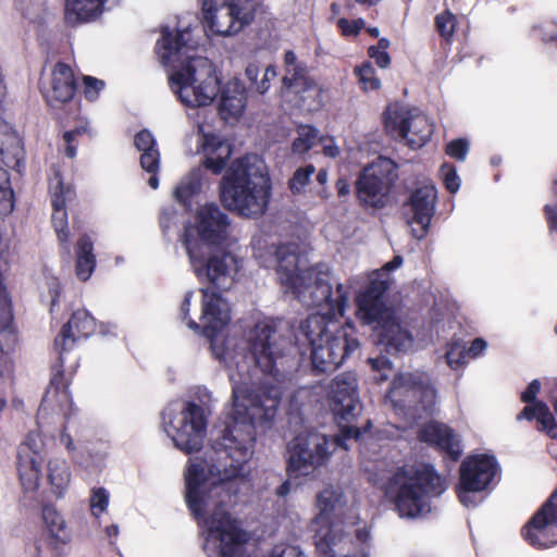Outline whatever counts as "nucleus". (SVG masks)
I'll list each match as a JSON object with an SVG mask.
<instances>
[{"label": "nucleus", "instance_id": "obj_1", "mask_svg": "<svg viewBox=\"0 0 557 557\" xmlns=\"http://www.w3.org/2000/svg\"><path fill=\"white\" fill-rule=\"evenodd\" d=\"M201 293L199 322L189 317L191 290L184 296L180 317L190 330L203 331L211 338L214 358L230 368L233 393L222 437L203 457L188 460L186 502L199 529H243L226 506L238 492L236 480L246 475L244 466L253 454L256 425L276 414L284 380L280 366L288 343L269 322L257 323L248 336L255 368L244 376L233 341L214 335L231 321L227 300L208 287Z\"/></svg>", "mask_w": 557, "mask_h": 557}, {"label": "nucleus", "instance_id": "obj_2", "mask_svg": "<svg viewBox=\"0 0 557 557\" xmlns=\"http://www.w3.org/2000/svg\"><path fill=\"white\" fill-rule=\"evenodd\" d=\"M195 44L191 29L162 28V37L156 50L164 65L181 63L169 76L170 87L187 107H207L220 91L219 113L224 121H238L246 110L247 90L238 79L227 81L220 87V78L213 63L205 57L189 54Z\"/></svg>", "mask_w": 557, "mask_h": 557}, {"label": "nucleus", "instance_id": "obj_3", "mask_svg": "<svg viewBox=\"0 0 557 557\" xmlns=\"http://www.w3.org/2000/svg\"><path fill=\"white\" fill-rule=\"evenodd\" d=\"M275 257L281 285L304 305L320 308L313 315L324 317L325 323L337 315H344L348 302L346 289L337 284L334 293L329 272L309 268L306 258L296 253L294 245L280 246Z\"/></svg>", "mask_w": 557, "mask_h": 557}, {"label": "nucleus", "instance_id": "obj_4", "mask_svg": "<svg viewBox=\"0 0 557 557\" xmlns=\"http://www.w3.org/2000/svg\"><path fill=\"white\" fill-rule=\"evenodd\" d=\"M270 178L264 161L257 154L235 160L220 183L225 208L246 218L264 213L270 199Z\"/></svg>", "mask_w": 557, "mask_h": 557}, {"label": "nucleus", "instance_id": "obj_5", "mask_svg": "<svg viewBox=\"0 0 557 557\" xmlns=\"http://www.w3.org/2000/svg\"><path fill=\"white\" fill-rule=\"evenodd\" d=\"M401 264L403 258L396 256L380 270L373 271L370 275V285L357 298L359 319L368 324L376 323L381 343L388 351L395 352L409 351L416 346L413 335L407 325L384 306L381 298L391 284L389 272Z\"/></svg>", "mask_w": 557, "mask_h": 557}, {"label": "nucleus", "instance_id": "obj_6", "mask_svg": "<svg viewBox=\"0 0 557 557\" xmlns=\"http://www.w3.org/2000/svg\"><path fill=\"white\" fill-rule=\"evenodd\" d=\"M446 490L445 481L429 463L398 468L388 481L386 493L403 518H419L431 511V499Z\"/></svg>", "mask_w": 557, "mask_h": 557}, {"label": "nucleus", "instance_id": "obj_7", "mask_svg": "<svg viewBox=\"0 0 557 557\" xmlns=\"http://www.w3.org/2000/svg\"><path fill=\"white\" fill-rule=\"evenodd\" d=\"M347 500L341 488L329 486L322 490L315 500L318 511L312 521L315 531V547L319 557H366L350 556L344 553L347 543V533L343 530V524L348 522L336 520L344 515ZM350 525H355L356 517L352 516Z\"/></svg>", "mask_w": 557, "mask_h": 557}, {"label": "nucleus", "instance_id": "obj_8", "mask_svg": "<svg viewBox=\"0 0 557 557\" xmlns=\"http://www.w3.org/2000/svg\"><path fill=\"white\" fill-rule=\"evenodd\" d=\"M330 323H325L322 315H310L300 325V336L311 347V359L315 370L332 371L343 363L346 356L358 349L359 342L351 337L349 325L330 331Z\"/></svg>", "mask_w": 557, "mask_h": 557}, {"label": "nucleus", "instance_id": "obj_9", "mask_svg": "<svg viewBox=\"0 0 557 557\" xmlns=\"http://www.w3.org/2000/svg\"><path fill=\"white\" fill-rule=\"evenodd\" d=\"M209 414L195 403L174 401L162 412V428L180 450L191 454L202 446Z\"/></svg>", "mask_w": 557, "mask_h": 557}, {"label": "nucleus", "instance_id": "obj_10", "mask_svg": "<svg viewBox=\"0 0 557 557\" xmlns=\"http://www.w3.org/2000/svg\"><path fill=\"white\" fill-rule=\"evenodd\" d=\"M228 216L214 203L200 207L185 225L183 244L187 255L223 247L231 238Z\"/></svg>", "mask_w": 557, "mask_h": 557}, {"label": "nucleus", "instance_id": "obj_11", "mask_svg": "<svg viewBox=\"0 0 557 557\" xmlns=\"http://www.w3.org/2000/svg\"><path fill=\"white\" fill-rule=\"evenodd\" d=\"M187 256L194 273L201 282L221 290H228L235 284L242 267L240 260L223 247Z\"/></svg>", "mask_w": 557, "mask_h": 557}, {"label": "nucleus", "instance_id": "obj_12", "mask_svg": "<svg viewBox=\"0 0 557 557\" xmlns=\"http://www.w3.org/2000/svg\"><path fill=\"white\" fill-rule=\"evenodd\" d=\"M257 4V0H203V18L213 34L233 36L250 23Z\"/></svg>", "mask_w": 557, "mask_h": 557}, {"label": "nucleus", "instance_id": "obj_13", "mask_svg": "<svg viewBox=\"0 0 557 557\" xmlns=\"http://www.w3.org/2000/svg\"><path fill=\"white\" fill-rule=\"evenodd\" d=\"M339 442L318 432H304L289 444L288 471L295 476L308 475L324 463Z\"/></svg>", "mask_w": 557, "mask_h": 557}, {"label": "nucleus", "instance_id": "obj_14", "mask_svg": "<svg viewBox=\"0 0 557 557\" xmlns=\"http://www.w3.org/2000/svg\"><path fill=\"white\" fill-rule=\"evenodd\" d=\"M385 127L397 135L409 148L419 149L431 138L433 125L417 108L398 103L387 107L384 115Z\"/></svg>", "mask_w": 557, "mask_h": 557}, {"label": "nucleus", "instance_id": "obj_15", "mask_svg": "<svg viewBox=\"0 0 557 557\" xmlns=\"http://www.w3.org/2000/svg\"><path fill=\"white\" fill-rule=\"evenodd\" d=\"M387 398L394 407H408L414 411L419 406L429 412L436 403V391L428 374L408 372L398 374L392 383Z\"/></svg>", "mask_w": 557, "mask_h": 557}, {"label": "nucleus", "instance_id": "obj_16", "mask_svg": "<svg viewBox=\"0 0 557 557\" xmlns=\"http://www.w3.org/2000/svg\"><path fill=\"white\" fill-rule=\"evenodd\" d=\"M396 176L394 161L384 157L376 158L363 169L357 181L359 200L369 207H383Z\"/></svg>", "mask_w": 557, "mask_h": 557}, {"label": "nucleus", "instance_id": "obj_17", "mask_svg": "<svg viewBox=\"0 0 557 557\" xmlns=\"http://www.w3.org/2000/svg\"><path fill=\"white\" fill-rule=\"evenodd\" d=\"M497 472L493 456L479 454L467 457L460 466V482L457 488L459 500L466 507L478 504L476 493L484 491Z\"/></svg>", "mask_w": 557, "mask_h": 557}, {"label": "nucleus", "instance_id": "obj_18", "mask_svg": "<svg viewBox=\"0 0 557 557\" xmlns=\"http://www.w3.org/2000/svg\"><path fill=\"white\" fill-rule=\"evenodd\" d=\"M46 446L39 431L28 432L17 448L16 468L25 495L33 497L40 486Z\"/></svg>", "mask_w": 557, "mask_h": 557}, {"label": "nucleus", "instance_id": "obj_19", "mask_svg": "<svg viewBox=\"0 0 557 557\" xmlns=\"http://www.w3.org/2000/svg\"><path fill=\"white\" fill-rule=\"evenodd\" d=\"M523 539L536 548L557 544V488L522 529Z\"/></svg>", "mask_w": 557, "mask_h": 557}, {"label": "nucleus", "instance_id": "obj_20", "mask_svg": "<svg viewBox=\"0 0 557 557\" xmlns=\"http://www.w3.org/2000/svg\"><path fill=\"white\" fill-rule=\"evenodd\" d=\"M330 408L342 421H350L360 409L357 392V377L354 373L338 374L330 385Z\"/></svg>", "mask_w": 557, "mask_h": 557}, {"label": "nucleus", "instance_id": "obj_21", "mask_svg": "<svg viewBox=\"0 0 557 557\" xmlns=\"http://www.w3.org/2000/svg\"><path fill=\"white\" fill-rule=\"evenodd\" d=\"M201 113L198 112L195 121L199 133V151L203 154L202 164L213 174H220L232 156L231 145L221 136L207 129V125L201 121Z\"/></svg>", "mask_w": 557, "mask_h": 557}, {"label": "nucleus", "instance_id": "obj_22", "mask_svg": "<svg viewBox=\"0 0 557 557\" xmlns=\"http://www.w3.org/2000/svg\"><path fill=\"white\" fill-rule=\"evenodd\" d=\"M75 87L72 69L64 63H57L42 82L41 92L50 107L60 108L73 99Z\"/></svg>", "mask_w": 557, "mask_h": 557}, {"label": "nucleus", "instance_id": "obj_23", "mask_svg": "<svg viewBox=\"0 0 557 557\" xmlns=\"http://www.w3.org/2000/svg\"><path fill=\"white\" fill-rule=\"evenodd\" d=\"M436 189L432 184H425L417 188L409 202L412 213L409 224L416 238H423L429 230L435 209Z\"/></svg>", "mask_w": 557, "mask_h": 557}, {"label": "nucleus", "instance_id": "obj_24", "mask_svg": "<svg viewBox=\"0 0 557 557\" xmlns=\"http://www.w3.org/2000/svg\"><path fill=\"white\" fill-rule=\"evenodd\" d=\"M540 389L541 382L533 380L521 394L522 400L529 405L518 414V419H536L542 430L546 431L550 437H557V422L555 417L545 403L536 400Z\"/></svg>", "mask_w": 557, "mask_h": 557}, {"label": "nucleus", "instance_id": "obj_25", "mask_svg": "<svg viewBox=\"0 0 557 557\" xmlns=\"http://www.w3.org/2000/svg\"><path fill=\"white\" fill-rule=\"evenodd\" d=\"M96 331V321L84 309L76 310L70 321L62 327L60 335L55 338L54 345L60 354L71 349L76 339L88 337Z\"/></svg>", "mask_w": 557, "mask_h": 557}, {"label": "nucleus", "instance_id": "obj_26", "mask_svg": "<svg viewBox=\"0 0 557 557\" xmlns=\"http://www.w3.org/2000/svg\"><path fill=\"white\" fill-rule=\"evenodd\" d=\"M50 189L52 193V224L59 242L62 244H66L69 240V232L66 230L67 226V213L65 210V205L73 197V190L70 185H65L60 176H55L50 184Z\"/></svg>", "mask_w": 557, "mask_h": 557}, {"label": "nucleus", "instance_id": "obj_27", "mask_svg": "<svg viewBox=\"0 0 557 557\" xmlns=\"http://www.w3.org/2000/svg\"><path fill=\"white\" fill-rule=\"evenodd\" d=\"M419 438L423 442L437 446L453 460H457L462 453L459 436L455 434L449 426L442 423H428L420 430Z\"/></svg>", "mask_w": 557, "mask_h": 557}, {"label": "nucleus", "instance_id": "obj_28", "mask_svg": "<svg viewBox=\"0 0 557 557\" xmlns=\"http://www.w3.org/2000/svg\"><path fill=\"white\" fill-rule=\"evenodd\" d=\"M135 146L141 151V168L152 174L148 180V184L151 188L157 189L159 187L157 172L160 168V153L153 135L147 129L140 131L135 136Z\"/></svg>", "mask_w": 557, "mask_h": 557}, {"label": "nucleus", "instance_id": "obj_29", "mask_svg": "<svg viewBox=\"0 0 557 557\" xmlns=\"http://www.w3.org/2000/svg\"><path fill=\"white\" fill-rule=\"evenodd\" d=\"M108 0H66L65 18L69 24L87 23L98 18Z\"/></svg>", "mask_w": 557, "mask_h": 557}, {"label": "nucleus", "instance_id": "obj_30", "mask_svg": "<svg viewBox=\"0 0 557 557\" xmlns=\"http://www.w3.org/2000/svg\"><path fill=\"white\" fill-rule=\"evenodd\" d=\"M285 74L282 78L283 91L294 92L304 87L308 82L312 81L308 74V67L297 61L293 51H286L284 54Z\"/></svg>", "mask_w": 557, "mask_h": 557}, {"label": "nucleus", "instance_id": "obj_31", "mask_svg": "<svg viewBox=\"0 0 557 557\" xmlns=\"http://www.w3.org/2000/svg\"><path fill=\"white\" fill-rule=\"evenodd\" d=\"M72 472L66 460L61 457H53L47 463V482L51 493L62 497L70 486Z\"/></svg>", "mask_w": 557, "mask_h": 557}, {"label": "nucleus", "instance_id": "obj_32", "mask_svg": "<svg viewBox=\"0 0 557 557\" xmlns=\"http://www.w3.org/2000/svg\"><path fill=\"white\" fill-rule=\"evenodd\" d=\"M207 181L201 169L191 170L173 190V197L180 203L188 207L191 198L201 193Z\"/></svg>", "mask_w": 557, "mask_h": 557}, {"label": "nucleus", "instance_id": "obj_33", "mask_svg": "<svg viewBox=\"0 0 557 557\" xmlns=\"http://www.w3.org/2000/svg\"><path fill=\"white\" fill-rule=\"evenodd\" d=\"M42 519L49 536L57 544H66L72 539L71 528L64 517L52 506L42 509Z\"/></svg>", "mask_w": 557, "mask_h": 557}, {"label": "nucleus", "instance_id": "obj_34", "mask_svg": "<svg viewBox=\"0 0 557 557\" xmlns=\"http://www.w3.org/2000/svg\"><path fill=\"white\" fill-rule=\"evenodd\" d=\"M7 270L4 261H0V335L9 336L12 344L15 343L13 331V313L11 300L3 284V273Z\"/></svg>", "mask_w": 557, "mask_h": 557}, {"label": "nucleus", "instance_id": "obj_35", "mask_svg": "<svg viewBox=\"0 0 557 557\" xmlns=\"http://www.w3.org/2000/svg\"><path fill=\"white\" fill-rule=\"evenodd\" d=\"M96 265V259L92 253V243L87 236H83L77 245L76 252V275L77 277L85 282L87 281Z\"/></svg>", "mask_w": 557, "mask_h": 557}, {"label": "nucleus", "instance_id": "obj_36", "mask_svg": "<svg viewBox=\"0 0 557 557\" xmlns=\"http://www.w3.org/2000/svg\"><path fill=\"white\" fill-rule=\"evenodd\" d=\"M293 94L298 97V104L305 110L317 111L324 104L323 88L314 78Z\"/></svg>", "mask_w": 557, "mask_h": 557}, {"label": "nucleus", "instance_id": "obj_37", "mask_svg": "<svg viewBox=\"0 0 557 557\" xmlns=\"http://www.w3.org/2000/svg\"><path fill=\"white\" fill-rule=\"evenodd\" d=\"M320 140L319 131L310 125H300L292 149L294 153L302 154L314 147Z\"/></svg>", "mask_w": 557, "mask_h": 557}, {"label": "nucleus", "instance_id": "obj_38", "mask_svg": "<svg viewBox=\"0 0 557 557\" xmlns=\"http://www.w3.org/2000/svg\"><path fill=\"white\" fill-rule=\"evenodd\" d=\"M362 90L372 91L381 88V81L375 75V70L370 62H366L355 69Z\"/></svg>", "mask_w": 557, "mask_h": 557}, {"label": "nucleus", "instance_id": "obj_39", "mask_svg": "<svg viewBox=\"0 0 557 557\" xmlns=\"http://www.w3.org/2000/svg\"><path fill=\"white\" fill-rule=\"evenodd\" d=\"M13 207V190L9 174L5 169L0 166V214L10 213Z\"/></svg>", "mask_w": 557, "mask_h": 557}, {"label": "nucleus", "instance_id": "obj_40", "mask_svg": "<svg viewBox=\"0 0 557 557\" xmlns=\"http://www.w3.org/2000/svg\"><path fill=\"white\" fill-rule=\"evenodd\" d=\"M55 382L57 379L51 381L42 401L49 406L53 405L55 401L58 403L61 411H66L71 407L70 395L65 388L60 389L59 386L55 385Z\"/></svg>", "mask_w": 557, "mask_h": 557}, {"label": "nucleus", "instance_id": "obj_41", "mask_svg": "<svg viewBox=\"0 0 557 557\" xmlns=\"http://www.w3.org/2000/svg\"><path fill=\"white\" fill-rule=\"evenodd\" d=\"M11 387V368L9 358L0 347V411L7 406L5 394Z\"/></svg>", "mask_w": 557, "mask_h": 557}, {"label": "nucleus", "instance_id": "obj_42", "mask_svg": "<svg viewBox=\"0 0 557 557\" xmlns=\"http://www.w3.org/2000/svg\"><path fill=\"white\" fill-rule=\"evenodd\" d=\"M109 492L103 487H94L90 492L89 504L95 517L102 515L109 506Z\"/></svg>", "mask_w": 557, "mask_h": 557}, {"label": "nucleus", "instance_id": "obj_43", "mask_svg": "<svg viewBox=\"0 0 557 557\" xmlns=\"http://www.w3.org/2000/svg\"><path fill=\"white\" fill-rule=\"evenodd\" d=\"M435 25L440 35L446 40H449L455 32L456 16L451 12L445 11L436 15Z\"/></svg>", "mask_w": 557, "mask_h": 557}, {"label": "nucleus", "instance_id": "obj_44", "mask_svg": "<svg viewBox=\"0 0 557 557\" xmlns=\"http://www.w3.org/2000/svg\"><path fill=\"white\" fill-rule=\"evenodd\" d=\"M315 169L313 165H307L306 168L298 169L289 182V187L294 194L301 193L306 185L309 183L311 175Z\"/></svg>", "mask_w": 557, "mask_h": 557}, {"label": "nucleus", "instance_id": "obj_45", "mask_svg": "<svg viewBox=\"0 0 557 557\" xmlns=\"http://www.w3.org/2000/svg\"><path fill=\"white\" fill-rule=\"evenodd\" d=\"M466 356H468L467 350L459 342L449 344L445 355L448 366L453 369L462 366L465 363Z\"/></svg>", "mask_w": 557, "mask_h": 557}, {"label": "nucleus", "instance_id": "obj_46", "mask_svg": "<svg viewBox=\"0 0 557 557\" xmlns=\"http://www.w3.org/2000/svg\"><path fill=\"white\" fill-rule=\"evenodd\" d=\"M441 173L446 188L450 193H456L460 186V178L457 175L455 168L450 164L445 163L441 168Z\"/></svg>", "mask_w": 557, "mask_h": 557}, {"label": "nucleus", "instance_id": "obj_47", "mask_svg": "<svg viewBox=\"0 0 557 557\" xmlns=\"http://www.w3.org/2000/svg\"><path fill=\"white\" fill-rule=\"evenodd\" d=\"M276 77V69L274 65H267L263 69V75L260 81H256L252 85L257 92L264 95L270 89V83Z\"/></svg>", "mask_w": 557, "mask_h": 557}, {"label": "nucleus", "instance_id": "obj_48", "mask_svg": "<svg viewBox=\"0 0 557 557\" xmlns=\"http://www.w3.org/2000/svg\"><path fill=\"white\" fill-rule=\"evenodd\" d=\"M366 23L362 18L349 21L347 18H339L337 26L344 36H357L364 27Z\"/></svg>", "mask_w": 557, "mask_h": 557}, {"label": "nucleus", "instance_id": "obj_49", "mask_svg": "<svg viewBox=\"0 0 557 557\" xmlns=\"http://www.w3.org/2000/svg\"><path fill=\"white\" fill-rule=\"evenodd\" d=\"M469 150V144L465 139H455L446 146V153L455 159L463 161Z\"/></svg>", "mask_w": 557, "mask_h": 557}, {"label": "nucleus", "instance_id": "obj_50", "mask_svg": "<svg viewBox=\"0 0 557 557\" xmlns=\"http://www.w3.org/2000/svg\"><path fill=\"white\" fill-rule=\"evenodd\" d=\"M104 83L91 76L84 77V92L89 100L97 99L99 92L103 89Z\"/></svg>", "mask_w": 557, "mask_h": 557}, {"label": "nucleus", "instance_id": "obj_51", "mask_svg": "<svg viewBox=\"0 0 557 557\" xmlns=\"http://www.w3.org/2000/svg\"><path fill=\"white\" fill-rule=\"evenodd\" d=\"M269 557H307L305 553L297 546L293 545H276Z\"/></svg>", "mask_w": 557, "mask_h": 557}, {"label": "nucleus", "instance_id": "obj_52", "mask_svg": "<svg viewBox=\"0 0 557 557\" xmlns=\"http://www.w3.org/2000/svg\"><path fill=\"white\" fill-rule=\"evenodd\" d=\"M72 426L71 423L67 422L63 431L60 435V442L64 447L66 448L67 453L71 454L73 457H75V454L78 449V445L76 444L73 434L71 433Z\"/></svg>", "mask_w": 557, "mask_h": 557}, {"label": "nucleus", "instance_id": "obj_53", "mask_svg": "<svg viewBox=\"0 0 557 557\" xmlns=\"http://www.w3.org/2000/svg\"><path fill=\"white\" fill-rule=\"evenodd\" d=\"M368 361L371 364L372 369L380 373V376L377 377L379 380L384 381L388 377L392 368L389 361L386 358H370Z\"/></svg>", "mask_w": 557, "mask_h": 557}, {"label": "nucleus", "instance_id": "obj_54", "mask_svg": "<svg viewBox=\"0 0 557 557\" xmlns=\"http://www.w3.org/2000/svg\"><path fill=\"white\" fill-rule=\"evenodd\" d=\"M262 69H264V65L257 58H253L247 63L245 69V76L251 83V85L256 83Z\"/></svg>", "mask_w": 557, "mask_h": 557}, {"label": "nucleus", "instance_id": "obj_55", "mask_svg": "<svg viewBox=\"0 0 557 557\" xmlns=\"http://www.w3.org/2000/svg\"><path fill=\"white\" fill-rule=\"evenodd\" d=\"M5 135V141L10 144L11 148H16L20 144V137L12 129V127L0 117V136Z\"/></svg>", "mask_w": 557, "mask_h": 557}, {"label": "nucleus", "instance_id": "obj_56", "mask_svg": "<svg viewBox=\"0 0 557 557\" xmlns=\"http://www.w3.org/2000/svg\"><path fill=\"white\" fill-rule=\"evenodd\" d=\"M21 154V143L16 148H11L10 144L5 141V135L0 136V157L4 160L7 157L12 156V158L17 161Z\"/></svg>", "mask_w": 557, "mask_h": 557}, {"label": "nucleus", "instance_id": "obj_57", "mask_svg": "<svg viewBox=\"0 0 557 557\" xmlns=\"http://www.w3.org/2000/svg\"><path fill=\"white\" fill-rule=\"evenodd\" d=\"M368 53L371 59H374L376 65L381 69H386L391 64V58L387 51H382L374 49V47H370Z\"/></svg>", "mask_w": 557, "mask_h": 557}, {"label": "nucleus", "instance_id": "obj_58", "mask_svg": "<svg viewBox=\"0 0 557 557\" xmlns=\"http://www.w3.org/2000/svg\"><path fill=\"white\" fill-rule=\"evenodd\" d=\"M319 143L322 144V150L326 157L336 158L339 154V147L333 138H324L320 136Z\"/></svg>", "mask_w": 557, "mask_h": 557}, {"label": "nucleus", "instance_id": "obj_59", "mask_svg": "<svg viewBox=\"0 0 557 557\" xmlns=\"http://www.w3.org/2000/svg\"><path fill=\"white\" fill-rule=\"evenodd\" d=\"M84 131V128H76V129H73V131H69V132H65L64 133V140L66 141L67 144V147H66V154L67 157L70 158H74L76 156V148L74 146L71 145V143L75 139V137L81 134L82 132Z\"/></svg>", "mask_w": 557, "mask_h": 557}, {"label": "nucleus", "instance_id": "obj_60", "mask_svg": "<svg viewBox=\"0 0 557 557\" xmlns=\"http://www.w3.org/2000/svg\"><path fill=\"white\" fill-rule=\"evenodd\" d=\"M363 467L367 472L373 474V478H371V480L373 482H376L381 478L380 472L383 470L384 462L379 460H374L372 462L369 460L364 462Z\"/></svg>", "mask_w": 557, "mask_h": 557}, {"label": "nucleus", "instance_id": "obj_61", "mask_svg": "<svg viewBox=\"0 0 557 557\" xmlns=\"http://www.w3.org/2000/svg\"><path fill=\"white\" fill-rule=\"evenodd\" d=\"M48 284H49V292L52 297L51 306H54V304L57 302V299L61 293V284H60L59 280L55 277H52Z\"/></svg>", "mask_w": 557, "mask_h": 557}, {"label": "nucleus", "instance_id": "obj_62", "mask_svg": "<svg viewBox=\"0 0 557 557\" xmlns=\"http://www.w3.org/2000/svg\"><path fill=\"white\" fill-rule=\"evenodd\" d=\"M486 347V343L482 338H476L472 342L471 347L467 350L468 355L472 357H476L480 355Z\"/></svg>", "mask_w": 557, "mask_h": 557}, {"label": "nucleus", "instance_id": "obj_63", "mask_svg": "<svg viewBox=\"0 0 557 557\" xmlns=\"http://www.w3.org/2000/svg\"><path fill=\"white\" fill-rule=\"evenodd\" d=\"M545 213L549 223L550 228H557V207L553 208L550 206L545 207Z\"/></svg>", "mask_w": 557, "mask_h": 557}, {"label": "nucleus", "instance_id": "obj_64", "mask_svg": "<svg viewBox=\"0 0 557 557\" xmlns=\"http://www.w3.org/2000/svg\"><path fill=\"white\" fill-rule=\"evenodd\" d=\"M544 40L546 41H557V25L548 24L544 30Z\"/></svg>", "mask_w": 557, "mask_h": 557}]
</instances>
